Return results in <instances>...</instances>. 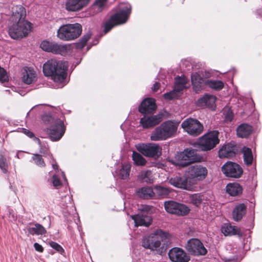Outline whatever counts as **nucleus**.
I'll return each mask as SVG.
<instances>
[{
  "label": "nucleus",
  "mask_w": 262,
  "mask_h": 262,
  "mask_svg": "<svg viewBox=\"0 0 262 262\" xmlns=\"http://www.w3.org/2000/svg\"><path fill=\"white\" fill-rule=\"evenodd\" d=\"M91 0H67L65 3V9L71 12L81 10L86 7Z\"/></svg>",
  "instance_id": "21"
},
{
  "label": "nucleus",
  "mask_w": 262,
  "mask_h": 262,
  "mask_svg": "<svg viewBox=\"0 0 262 262\" xmlns=\"http://www.w3.org/2000/svg\"><path fill=\"white\" fill-rule=\"evenodd\" d=\"M187 79L185 77H177L175 78L173 90L169 93H165L163 97L167 100H171L179 96L180 92L186 89Z\"/></svg>",
  "instance_id": "17"
},
{
  "label": "nucleus",
  "mask_w": 262,
  "mask_h": 262,
  "mask_svg": "<svg viewBox=\"0 0 262 262\" xmlns=\"http://www.w3.org/2000/svg\"><path fill=\"white\" fill-rule=\"evenodd\" d=\"M159 87L160 83L158 82H156L152 87V90L154 92H156L159 89Z\"/></svg>",
  "instance_id": "53"
},
{
  "label": "nucleus",
  "mask_w": 262,
  "mask_h": 262,
  "mask_svg": "<svg viewBox=\"0 0 262 262\" xmlns=\"http://www.w3.org/2000/svg\"><path fill=\"white\" fill-rule=\"evenodd\" d=\"M237 152L236 146L230 143L224 145L219 150V156L221 158H231L235 156Z\"/></svg>",
  "instance_id": "23"
},
{
  "label": "nucleus",
  "mask_w": 262,
  "mask_h": 262,
  "mask_svg": "<svg viewBox=\"0 0 262 262\" xmlns=\"http://www.w3.org/2000/svg\"><path fill=\"white\" fill-rule=\"evenodd\" d=\"M252 127L248 124H242L239 125L237 129V135L241 138H247L252 132Z\"/></svg>",
  "instance_id": "31"
},
{
  "label": "nucleus",
  "mask_w": 262,
  "mask_h": 262,
  "mask_svg": "<svg viewBox=\"0 0 262 262\" xmlns=\"http://www.w3.org/2000/svg\"><path fill=\"white\" fill-rule=\"evenodd\" d=\"M225 116V121L226 122H231L233 118V114L231 110L228 106L225 107L223 110Z\"/></svg>",
  "instance_id": "43"
},
{
  "label": "nucleus",
  "mask_w": 262,
  "mask_h": 262,
  "mask_svg": "<svg viewBox=\"0 0 262 262\" xmlns=\"http://www.w3.org/2000/svg\"><path fill=\"white\" fill-rule=\"evenodd\" d=\"M131 166L129 164H124L120 170L118 177L123 180L127 179L129 178Z\"/></svg>",
  "instance_id": "38"
},
{
  "label": "nucleus",
  "mask_w": 262,
  "mask_h": 262,
  "mask_svg": "<svg viewBox=\"0 0 262 262\" xmlns=\"http://www.w3.org/2000/svg\"><path fill=\"white\" fill-rule=\"evenodd\" d=\"M221 231L225 236L241 234L240 230L229 223L224 224L221 227Z\"/></svg>",
  "instance_id": "28"
},
{
  "label": "nucleus",
  "mask_w": 262,
  "mask_h": 262,
  "mask_svg": "<svg viewBox=\"0 0 262 262\" xmlns=\"http://www.w3.org/2000/svg\"><path fill=\"white\" fill-rule=\"evenodd\" d=\"M132 158L135 164L138 166H143L146 163V160L143 156L136 151H133Z\"/></svg>",
  "instance_id": "40"
},
{
  "label": "nucleus",
  "mask_w": 262,
  "mask_h": 262,
  "mask_svg": "<svg viewBox=\"0 0 262 262\" xmlns=\"http://www.w3.org/2000/svg\"><path fill=\"white\" fill-rule=\"evenodd\" d=\"M52 183H53V185L54 187H57V186H60L61 185V182L60 179L58 178V176L56 175H54L53 176Z\"/></svg>",
  "instance_id": "51"
},
{
  "label": "nucleus",
  "mask_w": 262,
  "mask_h": 262,
  "mask_svg": "<svg viewBox=\"0 0 262 262\" xmlns=\"http://www.w3.org/2000/svg\"><path fill=\"white\" fill-rule=\"evenodd\" d=\"M42 68L44 75L51 77L55 82L63 83L67 78L68 65L66 62L51 59L43 64Z\"/></svg>",
  "instance_id": "1"
},
{
  "label": "nucleus",
  "mask_w": 262,
  "mask_h": 262,
  "mask_svg": "<svg viewBox=\"0 0 262 262\" xmlns=\"http://www.w3.org/2000/svg\"><path fill=\"white\" fill-rule=\"evenodd\" d=\"M132 218L134 221L136 226H144L148 227L151 224L152 222L151 216L145 212H141L133 215Z\"/></svg>",
  "instance_id": "24"
},
{
  "label": "nucleus",
  "mask_w": 262,
  "mask_h": 262,
  "mask_svg": "<svg viewBox=\"0 0 262 262\" xmlns=\"http://www.w3.org/2000/svg\"><path fill=\"white\" fill-rule=\"evenodd\" d=\"M226 191L232 196H238L243 192L242 186L238 183H229L226 186Z\"/></svg>",
  "instance_id": "33"
},
{
  "label": "nucleus",
  "mask_w": 262,
  "mask_h": 262,
  "mask_svg": "<svg viewBox=\"0 0 262 262\" xmlns=\"http://www.w3.org/2000/svg\"><path fill=\"white\" fill-rule=\"evenodd\" d=\"M208 174L207 168L200 164L191 166L188 168V178L192 181H201L204 180Z\"/></svg>",
  "instance_id": "11"
},
{
  "label": "nucleus",
  "mask_w": 262,
  "mask_h": 262,
  "mask_svg": "<svg viewBox=\"0 0 262 262\" xmlns=\"http://www.w3.org/2000/svg\"><path fill=\"white\" fill-rule=\"evenodd\" d=\"M8 164L5 157L0 154V168L3 173H6L8 171Z\"/></svg>",
  "instance_id": "45"
},
{
  "label": "nucleus",
  "mask_w": 262,
  "mask_h": 262,
  "mask_svg": "<svg viewBox=\"0 0 262 262\" xmlns=\"http://www.w3.org/2000/svg\"><path fill=\"white\" fill-rule=\"evenodd\" d=\"M211 73L208 71H202L200 73H195L191 75V82L193 90L199 92L206 84V79L211 77Z\"/></svg>",
  "instance_id": "15"
},
{
  "label": "nucleus",
  "mask_w": 262,
  "mask_h": 262,
  "mask_svg": "<svg viewBox=\"0 0 262 262\" xmlns=\"http://www.w3.org/2000/svg\"><path fill=\"white\" fill-rule=\"evenodd\" d=\"M222 171L226 177L234 178H240L243 173L242 167L230 161L227 162L222 166Z\"/></svg>",
  "instance_id": "16"
},
{
  "label": "nucleus",
  "mask_w": 262,
  "mask_h": 262,
  "mask_svg": "<svg viewBox=\"0 0 262 262\" xmlns=\"http://www.w3.org/2000/svg\"><path fill=\"white\" fill-rule=\"evenodd\" d=\"M179 122L168 120L163 122L153 131L150 139L152 141L165 140L171 138L176 134Z\"/></svg>",
  "instance_id": "2"
},
{
  "label": "nucleus",
  "mask_w": 262,
  "mask_h": 262,
  "mask_svg": "<svg viewBox=\"0 0 262 262\" xmlns=\"http://www.w3.org/2000/svg\"><path fill=\"white\" fill-rule=\"evenodd\" d=\"M138 179L142 182L152 183L153 180L152 178L151 171L149 170L141 171L138 176Z\"/></svg>",
  "instance_id": "36"
},
{
  "label": "nucleus",
  "mask_w": 262,
  "mask_h": 262,
  "mask_svg": "<svg viewBox=\"0 0 262 262\" xmlns=\"http://www.w3.org/2000/svg\"><path fill=\"white\" fill-rule=\"evenodd\" d=\"M32 160L34 161L35 164L40 167H43L46 164L41 155L39 154H33Z\"/></svg>",
  "instance_id": "44"
},
{
  "label": "nucleus",
  "mask_w": 262,
  "mask_h": 262,
  "mask_svg": "<svg viewBox=\"0 0 262 262\" xmlns=\"http://www.w3.org/2000/svg\"><path fill=\"white\" fill-rule=\"evenodd\" d=\"M50 246L56 250L57 251L61 253L62 251H63V248L57 243L51 242L50 243Z\"/></svg>",
  "instance_id": "49"
},
{
  "label": "nucleus",
  "mask_w": 262,
  "mask_h": 262,
  "mask_svg": "<svg viewBox=\"0 0 262 262\" xmlns=\"http://www.w3.org/2000/svg\"><path fill=\"white\" fill-rule=\"evenodd\" d=\"M137 193L139 197L144 199L155 198L154 189L150 187H144L139 189Z\"/></svg>",
  "instance_id": "34"
},
{
  "label": "nucleus",
  "mask_w": 262,
  "mask_h": 262,
  "mask_svg": "<svg viewBox=\"0 0 262 262\" xmlns=\"http://www.w3.org/2000/svg\"><path fill=\"white\" fill-rule=\"evenodd\" d=\"M49 156L52 158V161H54V159L53 158V157H52V155H51L50 154H49Z\"/></svg>",
  "instance_id": "56"
},
{
  "label": "nucleus",
  "mask_w": 262,
  "mask_h": 262,
  "mask_svg": "<svg viewBox=\"0 0 262 262\" xmlns=\"http://www.w3.org/2000/svg\"><path fill=\"white\" fill-rule=\"evenodd\" d=\"M82 33V26L79 23L63 25L57 30V36L63 41H71L78 38Z\"/></svg>",
  "instance_id": "4"
},
{
  "label": "nucleus",
  "mask_w": 262,
  "mask_h": 262,
  "mask_svg": "<svg viewBox=\"0 0 262 262\" xmlns=\"http://www.w3.org/2000/svg\"><path fill=\"white\" fill-rule=\"evenodd\" d=\"M16 157L17 158H18V155H16Z\"/></svg>",
  "instance_id": "58"
},
{
  "label": "nucleus",
  "mask_w": 262,
  "mask_h": 262,
  "mask_svg": "<svg viewBox=\"0 0 262 262\" xmlns=\"http://www.w3.org/2000/svg\"><path fill=\"white\" fill-rule=\"evenodd\" d=\"M162 120V115L158 114L150 116H144L140 119V123L143 128H149L158 124Z\"/></svg>",
  "instance_id": "22"
},
{
  "label": "nucleus",
  "mask_w": 262,
  "mask_h": 262,
  "mask_svg": "<svg viewBox=\"0 0 262 262\" xmlns=\"http://www.w3.org/2000/svg\"><path fill=\"white\" fill-rule=\"evenodd\" d=\"M40 47L46 52L62 56H66L70 54L71 51L70 45H63L47 40H43L41 42Z\"/></svg>",
  "instance_id": "8"
},
{
  "label": "nucleus",
  "mask_w": 262,
  "mask_h": 262,
  "mask_svg": "<svg viewBox=\"0 0 262 262\" xmlns=\"http://www.w3.org/2000/svg\"><path fill=\"white\" fill-rule=\"evenodd\" d=\"M52 167L54 169H58V165L56 163H54L53 162H52Z\"/></svg>",
  "instance_id": "55"
},
{
  "label": "nucleus",
  "mask_w": 262,
  "mask_h": 262,
  "mask_svg": "<svg viewBox=\"0 0 262 262\" xmlns=\"http://www.w3.org/2000/svg\"><path fill=\"white\" fill-rule=\"evenodd\" d=\"M8 80V76L5 70L0 67V81L6 82Z\"/></svg>",
  "instance_id": "48"
},
{
  "label": "nucleus",
  "mask_w": 262,
  "mask_h": 262,
  "mask_svg": "<svg viewBox=\"0 0 262 262\" xmlns=\"http://www.w3.org/2000/svg\"><path fill=\"white\" fill-rule=\"evenodd\" d=\"M27 228L29 233L32 235H42L46 233L45 228L42 225L38 223L29 224L28 225Z\"/></svg>",
  "instance_id": "32"
},
{
  "label": "nucleus",
  "mask_w": 262,
  "mask_h": 262,
  "mask_svg": "<svg viewBox=\"0 0 262 262\" xmlns=\"http://www.w3.org/2000/svg\"><path fill=\"white\" fill-rule=\"evenodd\" d=\"M177 158L178 161L176 164L182 167H185L194 162H200L203 159L202 157L198 154L196 150L192 148L184 149L177 155Z\"/></svg>",
  "instance_id": "7"
},
{
  "label": "nucleus",
  "mask_w": 262,
  "mask_h": 262,
  "mask_svg": "<svg viewBox=\"0 0 262 262\" xmlns=\"http://www.w3.org/2000/svg\"><path fill=\"white\" fill-rule=\"evenodd\" d=\"M91 35V33L90 32L84 34L79 40V41L76 43V48L82 49L86 45V43L88 40L90 38Z\"/></svg>",
  "instance_id": "41"
},
{
  "label": "nucleus",
  "mask_w": 262,
  "mask_h": 262,
  "mask_svg": "<svg viewBox=\"0 0 262 262\" xmlns=\"http://www.w3.org/2000/svg\"><path fill=\"white\" fill-rule=\"evenodd\" d=\"M34 247L36 251H38L39 252H42L43 251V248L42 247V246L37 243H34Z\"/></svg>",
  "instance_id": "52"
},
{
  "label": "nucleus",
  "mask_w": 262,
  "mask_h": 262,
  "mask_svg": "<svg viewBox=\"0 0 262 262\" xmlns=\"http://www.w3.org/2000/svg\"><path fill=\"white\" fill-rule=\"evenodd\" d=\"M106 1V0H96L94 6L97 7L98 8V10L101 11Z\"/></svg>",
  "instance_id": "50"
},
{
  "label": "nucleus",
  "mask_w": 262,
  "mask_h": 262,
  "mask_svg": "<svg viewBox=\"0 0 262 262\" xmlns=\"http://www.w3.org/2000/svg\"><path fill=\"white\" fill-rule=\"evenodd\" d=\"M218 136L217 130H212L204 135L199 141L200 148L203 151H207L214 148L219 143Z\"/></svg>",
  "instance_id": "9"
},
{
  "label": "nucleus",
  "mask_w": 262,
  "mask_h": 262,
  "mask_svg": "<svg viewBox=\"0 0 262 262\" xmlns=\"http://www.w3.org/2000/svg\"><path fill=\"white\" fill-rule=\"evenodd\" d=\"M40 153H41L42 154H43V155H45L46 154H47L48 153V150L47 149H43L41 147L40 148Z\"/></svg>",
  "instance_id": "54"
},
{
  "label": "nucleus",
  "mask_w": 262,
  "mask_h": 262,
  "mask_svg": "<svg viewBox=\"0 0 262 262\" xmlns=\"http://www.w3.org/2000/svg\"><path fill=\"white\" fill-rule=\"evenodd\" d=\"M10 21H27L25 19L26 12L25 9L20 5H16L13 6L9 14Z\"/></svg>",
  "instance_id": "19"
},
{
  "label": "nucleus",
  "mask_w": 262,
  "mask_h": 262,
  "mask_svg": "<svg viewBox=\"0 0 262 262\" xmlns=\"http://www.w3.org/2000/svg\"><path fill=\"white\" fill-rule=\"evenodd\" d=\"M131 6L128 3H120L116 12V26L125 23L131 12Z\"/></svg>",
  "instance_id": "14"
},
{
  "label": "nucleus",
  "mask_w": 262,
  "mask_h": 262,
  "mask_svg": "<svg viewBox=\"0 0 262 262\" xmlns=\"http://www.w3.org/2000/svg\"><path fill=\"white\" fill-rule=\"evenodd\" d=\"M188 178L181 177H175L169 180V183L171 185L181 189L188 190L190 188L188 184Z\"/></svg>",
  "instance_id": "26"
},
{
  "label": "nucleus",
  "mask_w": 262,
  "mask_h": 262,
  "mask_svg": "<svg viewBox=\"0 0 262 262\" xmlns=\"http://www.w3.org/2000/svg\"><path fill=\"white\" fill-rule=\"evenodd\" d=\"M137 149L138 151L147 157L158 158L161 154V148L155 143L138 144Z\"/></svg>",
  "instance_id": "12"
},
{
  "label": "nucleus",
  "mask_w": 262,
  "mask_h": 262,
  "mask_svg": "<svg viewBox=\"0 0 262 262\" xmlns=\"http://www.w3.org/2000/svg\"><path fill=\"white\" fill-rule=\"evenodd\" d=\"M62 176H63V179H64L65 180H66V177H65V175H64V173H62Z\"/></svg>",
  "instance_id": "57"
},
{
  "label": "nucleus",
  "mask_w": 262,
  "mask_h": 262,
  "mask_svg": "<svg viewBox=\"0 0 262 262\" xmlns=\"http://www.w3.org/2000/svg\"><path fill=\"white\" fill-rule=\"evenodd\" d=\"M115 26V14H112L110 18L105 22L104 26L103 32L107 33Z\"/></svg>",
  "instance_id": "42"
},
{
  "label": "nucleus",
  "mask_w": 262,
  "mask_h": 262,
  "mask_svg": "<svg viewBox=\"0 0 262 262\" xmlns=\"http://www.w3.org/2000/svg\"><path fill=\"white\" fill-rule=\"evenodd\" d=\"M42 120L47 123L52 124V125L48 130L51 140L53 141L59 140L65 132L63 121L59 119H55L51 116L47 115L43 116Z\"/></svg>",
  "instance_id": "5"
},
{
  "label": "nucleus",
  "mask_w": 262,
  "mask_h": 262,
  "mask_svg": "<svg viewBox=\"0 0 262 262\" xmlns=\"http://www.w3.org/2000/svg\"><path fill=\"white\" fill-rule=\"evenodd\" d=\"M23 81L27 84H30L36 79V75L34 70L31 68H25L22 77Z\"/></svg>",
  "instance_id": "27"
},
{
  "label": "nucleus",
  "mask_w": 262,
  "mask_h": 262,
  "mask_svg": "<svg viewBox=\"0 0 262 262\" xmlns=\"http://www.w3.org/2000/svg\"><path fill=\"white\" fill-rule=\"evenodd\" d=\"M202 201L201 196L198 194H194L190 196V202L196 206L201 204Z\"/></svg>",
  "instance_id": "46"
},
{
  "label": "nucleus",
  "mask_w": 262,
  "mask_h": 262,
  "mask_svg": "<svg viewBox=\"0 0 262 262\" xmlns=\"http://www.w3.org/2000/svg\"><path fill=\"white\" fill-rule=\"evenodd\" d=\"M167 233L162 230H157L152 235L143 237L142 246L145 249L156 251L157 253L162 255L165 253L166 248L161 241L163 237H166Z\"/></svg>",
  "instance_id": "3"
},
{
  "label": "nucleus",
  "mask_w": 262,
  "mask_h": 262,
  "mask_svg": "<svg viewBox=\"0 0 262 262\" xmlns=\"http://www.w3.org/2000/svg\"><path fill=\"white\" fill-rule=\"evenodd\" d=\"M156 105L154 99L147 98L141 103L139 111L142 114H148L152 113L156 109Z\"/></svg>",
  "instance_id": "25"
},
{
  "label": "nucleus",
  "mask_w": 262,
  "mask_h": 262,
  "mask_svg": "<svg viewBox=\"0 0 262 262\" xmlns=\"http://www.w3.org/2000/svg\"><path fill=\"white\" fill-rule=\"evenodd\" d=\"M164 207L168 213L178 215H185L190 211L189 208L185 205L172 201L165 202Z\"/></svg>",
  "instance_id": "13"
},
{
  "label": "nucleus",
  "mask_w": 262,
  "mask_h": 262,
  "mask_svg": "<svg viewBox=\"0 0 262 262\" xmlns=\"http://www.w3.org/2000/svg\"><path fill=\"white\" fill-rule=\"evenodd\" d=\"M206 85L212 89L220 91L224 88V84L221 80H207Z\"/></svg>",
  "instance_id": "39"
},
{
  "label": "nucleus",
  "mask_w": 262,
  "mask_h": 262,
  "mask_svg": "<svg viewBox=\"0 0 262 262\" xmlns=\"http://www.w3.org/2000/svg\"><path fill=\"white\" fill-rule=\"evenodd\" d=\"M23 133L25 134L26 136H27L28 137H30V138H33L34 140L36 141H37L38 142V143L39 144H40V140L35 137L34 136V134L31 132V131H30L29 130H28L27 129H25V128H23Z\"/></svg>",
  "instance_id": "47"
},
{
  "label": "nucleus",
  "mask_w": 262,
  "mask_h": 262,
  "mask_svg": "<svg viewBox=\"0 0 262 262\" xmlns=\"http://www.w3.org/2000/svg\"><path fill=\"white\" fill-rule=\"evenodd\" d=\"M244 161L247 165H251L253 160L252 150L250 148L244 147L242 149Z\"/></svg>",
  "instance_id": "37"
},
{
  "label": "nucleus",
  "mask_w": 262,
  "mask_h": 262,
  "mask_svg": "<svg viewBox=\"0 0 262 262\" xmlns=\"http://www.w3.org/2000/svg\"><path fill=\"white\" fill-rule=\"evenodd\" d=\"M168 256L173 262H187L190 259L189 257L182 249L177 247L170 250Z\"/></svg>",
  "instance_id": "20"
},
{
  "label": "nucleus",
  "mask_w": 262,
  "mask_h": 262,
  "mask_svg": "<svg viewBox=\"0 0 262 262\" xmlns=\"http://www.w3.org/2000/svg\"><path fill=\"white\" fill-rule=\"evenodd\" d=\"M246 206L242 203L236 206L232 212V216L234 221H239L245 214Z\"/></svg>",
  "instance_id": "30"
},
{
  "label": "nucleus",
  "mask_w": 262,
  "mask_h": 262,
  "mask_svg": "<svg viewBox=\"0 0 262 262\" xmlns=\"http://www.w3.org/2000/svg\"><path fill=\"white\" fill-rule=\"evenodd\" d=\"M154 191L155 193V198L156 196L159 198H166L170 193L169 188L160 185L155 186L154 188Z\"/></svg>",
  "instance_id": "35"
},
{
  "label": "nucleus",
  "mask_w": 262,
  "mask_h": 262,
  "mask_svg": "<svg viewBox=\"0 0 262 262\" xmlns=\"http://www.w3.org/2000/svg\"><path fill=\"white\" fill-rule=\"evenodd\" d=\"M186 247L190 253L195 255H204L207 252L202 243L196 238L189 240Z\"/></svg>",
  "instance_id": "18"
},
{
  "label": "nucleus",
  "mask_w": 262,
  "mask_h": 262,
  "mask_svg": "<svg viewBox=\"0 0 262 262\" xmlns=\"http://www.w3.org/2000/svg\"><path fill=\"white\" fill-rule=\"evenodd\" d=\"M216 97L213 95H205L198 101V104L201 106H206L210 108H213L215 105Z\"/></svg>",
  "instance_id": "29"
},
{
  "label": "nucleus",
  "mask_w": 262,
  "mask_h": 262,
  "mask_svg": "<svg viewBox=\"0 0 262 262\" xmlns=\"http://www.w3.org/2000/svg\"><path fill=\"white\" fill-rule=\"evenodd\" d=\"M31 23L28 21L10 22L9 34L14 39L26 37L31 31Z\"/></svg>",
  "instance_id": "6"
},
{
  "label": "nucleus",
  "mask_w": 262,
  "mask_h": 262,
  "mask_svg": "<svg viewBox=\"0 0 262 262\" xmlns=\"http://www.w3.org/2000/svg\"><path fill=\"white\" fill-rule=\"evenodd\" d=\"M182 127L189 135L197 136L203 130V125L196 119L188 118L181 124Z\"/></svg>",
  "instance_id": "10"
}]
</instances>
